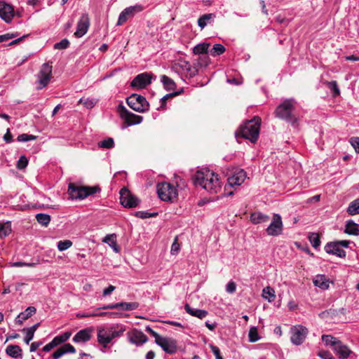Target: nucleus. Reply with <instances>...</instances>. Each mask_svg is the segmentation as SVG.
I'll use <instances>...</instances> for the list:
<instances>
[{
	"instance_id": "obj_31",
	"label": "nucleus",
	"mask_w": 359,
	"mask_h": 359,
	"mask_svg": "<svg viewBox=\"0 0 359 359\" xmlns=\"http://www.w3.org/2000/svg\"><path fill=\"white\" fill-rule=\"evenodd\" d=\"M104 243L108 244L116 252H119V247L116 243V234H108L107 235L103 241Z\"/></svg>"
},
{
	"instance_id": "obj_9",
	"label": "nucleus",
	"mask_w": 359,
	"mask_h": 359,
	"mask_svg": "<svg viewBox=\"0 0 359 359\" xmlns=\"http://www.w3.org/2000/svg\"><path fill=\"white\" fill-rule=\"evenodd\" d=\"M172 69L176 72L181 74L187 78H191L197 73V69L189 62L181 60L175 62Z\"/></svg>"
},
{
	"instance_id": "obj_54",
	"label": "nucleus",
	"mask_w": 359,
	"mask_h": 359,
	"mask_svg": "<svg viewBox=\"0 0 359 359\" xmlns=\"http://www.w3.org/2000/svg\"><path fill=\"white\" fill-rule=\"evenodd\" d=\"M63 352L65 353H74L76 352L75 348L70 344H65L62 346H61Z\"/></svg>"
},
{
	"instance_id": "obj_8",
	"label": "nucleus",
	"mask_w": 359,
	"mask_h": 359,
	"mask_svg": "<svg viewBox=\"0 0 359 359\" xmlns=\"http://www.w3.org/2000/svg\"><path fill=\"white\" fill-rule=\"evenodd\" d=\"M290 333L291 342L294 345L299 346L303 344L306 339L309 330L303 325H297L290 328Z\"/></svg>"
},
{
	"instance_id": "obj_45",
	"label": "nucleus",
	"mask_w": 359,
	"mask_h": 359,
	"mask_svg": "<svg viewBox=\"0 0 359 359\" xmlns=\"http://www.w3.org/2000/svg\"><path fill=\"white\" fill-rule=\"evenodd\" d=\"M98 146L101 148L111 149L114 147L113 138L108 137L98 143Z\"/></svg>"
},
{
	"instance_id": "obj_39",
	"label": "nucleus",
	"mask_w": 359,
	"mask_h": 359,
	"mask_svg": "<svg viewBox=\"0 0 359 359\" xmlns=\"http://www.w3.org/2000/svg\"><path fill=\"white\" fill-rule=\"evenodd\" d=\"M36 219L39 224L43 226H47L50 222V216L48 214L38 213L36 215Z\"/></svg>"
},
{
	"instance_id": "obj_43",
	"label": "nucleus",
	"mask_w": 359,
	"mask_h": 359,
	"mask_svg": "<svg viewBox=\"0 0 359 359\" xmlns=\"http://www.w3.org/2000/svg\"><path fill=\"white\" fill-rule=\"evenodd\" d=\"M326 85L327 88L332 91L333 95L334 97L338 96L340 94V90L338 87L337 83L336 81H327Z\"/></svg>"
},
{
	"instance_id": "obj_62",
	"label": "nucleus",
	"mask_w": 359,
	"mask_h": 359,
	"mask_svg": "<svg viewBox=\"0 0 359 359\" xmlns=\"http://www.w3.org/2000/svg\"><path fill=\"white\" fill-rule=\"evenodd\" d=\"M135 216L142 219H146L149 217V212L147 211H138L135 212Z\"/></svg>"
},
{
	"instance_id": "obj_63",
	"label": "nucleus",
	"mask_w": 359,
	"mask_h": 359,
	"mask_svg": "<svg viewBox=\"0 0 359 359\" xmlns=\"http://www.w3.org/2000/svg\"><path fill=\"white\" fill-rule=\"evenodd\" d=\"M65 354L62 347L59 348L56 351L53 353V358L54 359H58Z\"/></svg>"
},
{
	"instance_id": "obj_48",
	"label": "nucleus",
	"mask_w": 359,
	"mask_h": 359,
	"mask_svg": "<svg viewBox=\"0 0 359 359\" xmlns=\"http://www.w3.org/2000/svg\"><path fill=\"white\" fill-rule=\"evenodd\" d=\"M28 164V160L25 156H21L17 162V168L19 170H22L27 167Z\"/></svg>"
},
{
	"instance_id": "obj_40",
	"label": "nucleus",
	"mask_w": 359,
	"mask_h": 359,
	"mask_svg": "<svg viewBox=\"0 0 359 359\" xmlns=\"http://www.w3.org/2000/svg\"><path fill=\"white\" fill-rule=\"evenodd\" d=\"M225 47L220 44L217 43L213 46V48L210 50V55L213 57L220 55L225 52Z\"/></svg>"
},
{
	"instance_id": "obj_6",
	"label": "nucleus",
	"mask_w": 359,
	"mask_h": 359,
	"mask_svg": "<svg viewBox=\"0 0 359 359\" xmlns=\"http://www.w3.org/2000/svg\"><path fill=\"white\" fill-rule=\"evenodd\" d=\"M157 194L158 197L164 201H172L176 199L178 196L177 188L168 182L158 184Z\"/></svg>"
},
{
	"instance_id": "obj_32",
	"label": "nucleus",
	"mask_w": 359,
	"mask_h": 359,
	"mask_svg": "<svg viewBox=\"0 0 359 359\" xmlns=\"http://www.w3.org/2000/svg\"><path fill=\"white\" fill-rule=\"evenodd\" d=\"M215 18V15L213 13L204 14L198 18V25L201 29H203L208 24L210 23Z\"/></svg>"
},
{
	"instance_id": "obj_36",
	"label": "nucleus",
	"mask_w": 359,
	"mask_h": 359,
	"mask_svg": "<svg viewBox=\"0 0 359 359\" xmlns=\"http://www.w3.org/2000/svg\"><path fill=\"white\" fill-rule=\"evenodd\" d=\"M98 100L95 98H90V97H82L79 100V104H82L87 109L93 108L95 104L97 103Z\"/></svg>"
},
{
	"instance_id": "obj_1",
	"label": "nucleus",
	"mask_w": 359,
	"mask_h": 359,
	"mask_svg": "<svg viewBox=\"0 0 359 359\" xmlns=\"http://www.w3.org/2000/svg\"><path fill=\"white\" fill-rule=\"evenodd\" d=\"M194 184L210 194H217L222 189V182L217 174L208 169L198 170L194 175Z\"/></svg>"
},
{
	"instance_id": "obj_16",
	"label": "nucleus",
	"mask_w": 359,
	"mask_h": 359,
	"mask_svg": "<svg viewBox=\"0 0 359 359\" xmlns=\"http://www.w3.org/2000/svg\"><path fill=\"white\" fill-rule=\"evenodd\" d=\"M157 345L161 346L162 349L167 353L172 354L177 351V341L172 338L162 337L158 342Z\"/></svg>"
},
{
	"instance_id": "obj_42",
	"label": "nucleus",
	"mask_w": 359,
	"mask_h": 359,
	"mask_svg": "<svg viewBox=\"0 0 359 359\" xmlns=\"http://www.w3.org/2000/svg\"><path fill=\"white\" fill-rule=\"evenodd\" d=\"M347 212L350 215L359 214V203H358L355 200L353 201L347 208Z\"/></svg>"
},
{
	"instance_id": "obj_53",
	"label": "nucleus",
	"mask_w": 359,
	"mask_h": 359,
	"mask_svg": "<svg viewBox=\"0 0 359 359\" xmlns=\"http://www.w3.org/2000/svg\"><path fill=\"white\" fill-rule=\"evenodd\" d=\"M146 331L150 333L154 338H155V342L157 344L158 341L163 337L162 336L159 335L156 332L153 330L149 326L146 327Z\"/></svg>"
},
{
	"instance_id": "obj_41",
	"label": "nucleus",
	"mask_w": 359,
	"mask_h": 359,
	"mask_svg": "<svg viewBox=\"0 0 359 359\" xmlns=\"http://www.w3.org/2000/svg\"><path fill=\"white\" fill-rule=\"evenodd\" d=\"M248 338L250 342H256L259 340L260 337L258 333L257 328L256 327H250L248 333Z\"/></svg>"
},
{
	"instance_id": "obj_58",
	"label": "nucleus",
	"mask_w": 359,
	"mask_h": 359,
	"mask_svg": "<svg viewBox=\"0 0 359 359\" xmlns=\"http://www.w3.org/2000/svg\"><path fill=\"white\" fill-rule=\"evenodd\" d=\"M34 263H26L22 262H13L11 266L14 267H22V266H34Z\"/></svg>"
},
{
	"instance_id": "obj_20",
	"label": "nucleus",
	"mask_w": 359,
	"mask_h": 359,
	"mask_svg": "<svg viewBox=\"0 0 359 359\" xmlns=\"http://www.w3.org/2000/svg\"><path fill=\"white\" fill-rule=\"evenodd\" d=\"M0 17L6 22H9L14 17L13 7L5 1H0Z\"/></svg>"
},
{
	"instance_id": "obj_56",
	"label": "nucleus",
	"mask_w": 359,
	"mask_h": 359,
	"mask_svg": "<svg viewBox=\"0 0 359 359\" xmlns=\"http://www.w3.org/2000/svg\"><path fill=\"white\" fill-rule=\"evenodd\" d=\"M16 36H18V34L15 33H7L5 34L0 35V43L6 41Z\"/></svg>"
},
{
	"instance_id": "obj_24",
	"label": "nucleus",
	"mask_w": 359,
	"mask_h": 359,
	"mask_svg": "<svg viewBox=\"0 0 359 359\" xmlns=\"http://www.w3.org/2000/svg\"><path fill=\"white\" fill-rule=\"evenodd\" d=\"M313 283L316 287L325 290L329 288L331 282L325 275L319 274L314 278Z\"/></svg>"
},
{
	"instance_id": "obj_47",
	"label": "nucleus",
	"mask_w": 359,
	"mask_h": 359,
	"mask_svg": "<svg viewBox=\"0 0 359 359\" xmlns=\"http://www.w3.org/2000/svg\"><path fill=\"white\" fill-rule=\"evenodd\" d=\"M36 137L33 135H28V134H21L18 136V142H27L30 140H36Z\"/></svg>"
},
{
	"instance_id": "obj_37",
	"label": "nucleus",
	"mask_w": 359,
	"mask_h": 359,
	"mask_svg": "<svg viewBox=\"0 0 359 359\" xmlns=\"http://www.w3.org/2000/svg\"><path fill=\"white\" fill-rule=\"evenodd\" d=\"M210 43H202L195 46L193 48V53L195 55H201L203 53H206L209 48Z\"/></svg>"
},
{
	"instance_id": "obj_23",
	"label": "nucleus",
	"mask_w": 359,
	"mask_h": 359,
	"mask_svg": "<svg viewBox=\"0 0 359 359\" xmlns=\"http://www.w3.org/2000/svg\"><path fill=\"white\" fill-rule=\"evenodd\" d=\"M325 250L328 254L335 255L341 258L346 257V252L336 242L327 243L325 246Z\"/></svg>"
},
{
	"instance_id": "obj_51",
	"label": "nucleus",
	"mask_w": 359,
	"mask_h": 359,
	"mask_svg": "<svg viewBox=\"0 0 359 359\" xmlns=\"http://www.w3.org/2000/svg\"><path fill=\"white\" fill-rule=\"evenodd\" d=\"M349 142L351 146L354 148L355 152L359 153V137H352L349 140Z\"/></svg>"
},
{
	"instance_id": "obj_33",
	"label": "nucleus",
	"mask_w": 359,
	"mask_h": 359,
	"mask_svg": "<svg viewBox=\"0 0 359 359\" xmlns=\"http://www.w3.org/2000/svg\"><path fill=\"white\" fill-rule=\"evenodd\" d=\"M161 81L162 82L163 87L168 90H173L176 88V84L175 81L165 75L161 76Z\"/></svg>"
},
{
	"instance_id": "obj_59",
	"label": "nucleus",
	"mask_w": 359,
	"mask_h": 359,
	"mask_svg": "<svg viewBox=\"0 0 359 359\" xmlns=\"http://www.w3.org/2000/svg\"><path fill=\"white\" fill-rule=\"evenodd\" d=\"M210 348H211V351L213 353V354L215 355L216 359H223V358L222 357V355L220 354L219 348L218 347L212 345V346H210Z\"/></svg>"
},
{
	"instance_id": "obj_11",
	"label": "nucleus",
	"mask_w": 359,
	"mask_h": 359,
	"mask_svg": "<svg viewBox=\"0 0 359 359\" xmlns=\"http://www.w3.org/2000/svg\"><path fill=\"white\" fill-rule=\"evenodd\" d=\"M120 201L122 205L128 208H135L140 203V200L126 187L120 191Z\"/></svg>"
},
{
	"instance_id": "obj_60",
	"label": "nucleus",
	"mask_w": 359,
	"mask_h": 359,
	"mask_svg": "<svg viewBox=\"0 0 359 359\" xmlns=\"http://www.w3.org/2000/svg\"><path fill=\"white\" fill-rule=\"evenodd\" d=\"M116 287L114 286V285H109L108 287L105 288L104 290H103V292H102V294L104 297H107V296H109L110 295L114 290H115Z\"/></svg>"
},
{
	"instance_id": "obj_61",
	"label": "nucleus",
	"mask_w": 359,
	"mask_h": 359,
	"mask_svg": "<svg viewBox=\"0 0 359 359\" xmlns=\"http://www.w3.org/2000/svg\"><path fill=\"white\" fill-rule=\"evenodd\" d=\"M178 93H169V94H167L165 95V96H163L161 99V107H163L165 103H166V101L168 100V98L171 97H173V96H175L177 95Z\"/></svg>"
},
{
	"instance_id": "obj_2",
	"label": "nucleus",
	"mask_w": 359,
	"mask_h": 359,
	"mask_svg": "<svg viewBox=\"0 0 359 359\" xmlns=\"http://www.w3.org/2000/svg\"><path fill=\"white\" fill-rule=\"evenodd\" d=\"M126 330V326L122 324L111 325L108 327H97V342L102 345V347L107 348L114 339L123 336Z\"/></svg>"
},
{
	"instance_id": "obj_38",
	"label": "nucleus",
	"mask_w": 359,
	"mask_h": 359,
	"mask_svg": "<svg viewBox=\"0 0 359 359\" xmlns=\"http://www.w3.org/2000/svg\"><path fill=\"white\" fill-rule=\"evenodd\" d=\"M11 232V222H7L4 223L0 222V237H6Z\"/></svg>"
},
{
	"instance_id": "obj_44",
	"label": "nucleus",
	"mask_w": 359,
	"mask_h": 359,
	"mask_svg": "<svg viewBox=\"0 0 359 359\" xmlns=\"http://www.w3.org/2000/svg\"><path fill=\"white\" fill-rule=\"evenodd\" d=\"M73 243L70 240L60 241L57 244L59 251H65L72 247Z\"/></svg>"
},
{
	"instance_id": "obj_26",
	"label": "nucleus",
	"mask_w": 359,
	"mask_h": 359,
	"mask_svg": "<svg viewBox=\"0 0 359 359\" xmlns=\"http://www.w3.org/2000/svg\"><path fill=\"white\" fill-rule=\"evenodd\" d=\"M36 311L34 306H29L25 311L21 312L15 318V323L22 325L25 320L32 316Z\"/></svg>"
},
{
	"instance_id": "obj_13",
	"label": "nucleus",
	"mask_w": 359,
	"mask_h": 359,
	"mask_svg": "<svg viewBox=\"0 0 359 359\" xmlns=\"http://www.w3.org/2000/svg\"><path fill=\"white\" fill-rule=\"evenodd\" d=\"M283 224L281 216L279 214H274L272 221L266 229L269 236H277L283 233Z\"/></svg>"
},
{
	"instance_id": "obj_50",
	"label": "nucleus",
	"mask_w": 359,
	"mask_h": 359,
	"mask_svg": "<svg viewBox=\"0 0 359 359\" xmlns=\"http://www.w3.org/2000/svg\"><path fill=\"white\" fill-rule=\"evenodd\" d=\"M69 41L67 39H64L59 43H56L54 45V48L60 49V50L65 49L69 46Z\"/></svg>"
},
{
	"instance_id": "obj_3",
	"label": "nucleus",
	"mask_w": 359,
	"mask_h": 359,
	"mask_svg": "<svg viewBox=\"0 0 359 359\" xmlns=\"http://www.w3.org/2000/svg\"><path fill=\"white\" fill-rule=\"evenodd\" d=\"M261 124V119L259 117H255L253 119L246 121L243 126L240 128L239 133L241 135L251 142H257Z\"/></svg>"
},
{
	"instance_id": "obj_10",
	"label": "nucleus",
	"mask_w": 359,
	"mask_h": 359,
	"mask_svg": "<svg viewBox=\"0 0 359 359\" xmlns=\"http://www.w3.org/2000/svg\"><path fill=\"white\" fill-rule=\"evenodd\" d=\"M52 69L53 67L49 63H44L42 65L37 75V83L39 85L36 87L37 89H42L48 84L50 79L52 78Z\"/></svg>"
},
{
	"instance_id": "obj_12",
	"label": "nucleus",
	"mask_w": 359,
	"mask_h": 359,
	"mask_svg": "<svg viewBox=\"0 0 359 359\" xmlns=\"http://www.w3.org/2000/svg\"><path fill=\"white\" fill-rule=\"evenodd\" d=\"M118 112L121 118L125 121L128 126L139 124L143 120L142 116L136 115L129 111L124 106L121 104L118 105Z\"/></svg>"
},
{
	"instance_id": "obj_18",
	"label": "nucleus",
	"mask_w": 359,
	"mask_h": 359,
	"mask_svg": "<svg viewBox=\"0 0 359 359\" xmlns=\"http://www.w3.org/2000/svg\"><path fill=\"white\" fill-rule=\"evenodd\" d=\"M151 82V76L149 73H142L135 76L131 82V86L137 88H144Z\"/></svg>"
},
{
	"instance_id": "obj_30",
	"label": "nucleus",
	"mask_w": 359,
	"mask_h": 359,
	"mask_svg": "<svg viewBox=\"0 0 359 359\" xmlns=\"http://www.w3.org/2000/svg\"><path fill=\"white\" fill-rule=\"evenodd\" d=\"M344 232L349 235H359V229L358 224L353 220L346 221Z\"/></svg>"
},
{
	"instance_id": "obj_5",
	"label": "nucleus",
	"mask_w": 359,
	"mask_h": 359,
	"mask_svg": "<svg viewBox=\"0 0 359 359\" xmlns=\"http://www.w3.org/2000/svg\"><path fill=\"white\" fill-rule=\"evenodd\" d=\"M100 190V189L97 187H78L70 183L68 187V194L72 199H83Z\"/></svg>"
},
{
	"instance_id": "obj_57",
	"label": "nucleus",
	"mask_w": 359,
	"mask_h": 359,
	"mask_svg": "<svg viewBox=\"0 0 359 359\" xmlns=\"http://www.w3.org/2000/svg\"><path fill=\"white\" fill-rule=\"evenodd\" d=\"M318 355L320 356L322 359H335L332 355L327 351H322L318 353Z\"/></svg>"
},
{
	"instance_id": "obj_35",
	"label": "nucleus",
	"mask_w": 359,
	"mask_h": 359,
	"mask_svg": "<svg viewBox=\"0 0 359 359\" xmlns=\"http://www.w3.org/2000/svg\"><path fill=\"white\" fill-rule=\"evenodd\" d=\"M262 296L264 299H267L269 302H271L276 298L275 291L272 287H271L269 286L266 287L262 290Z\"/></svg>"
},
{
	"instance_id": "obj_64",
	"label": "nucleus",
	"mask_w": 359,
	"mask_h": 359,
	"mask_svg": "<svg viewBox=\"0 0 359 359\" xmlns=\"http://www.w3.org/2000/svg\"><path fill=\"white\" fill-rule=\"evenodd\" d=\"M70 336H71V333L67 332L63 333L61 335H59L58 337L60 338V341L62 343H63V342H65L66 341H67L69 339Z\"/></svg>"
},
{
	"instance_id": "obj_22",
	"label": "nucleus",
	"mask_w": 359,
	"mask_h": 359,
	"mask_svg": "<svg viewBox=\"0 0 359 359\" xmlns=\"http://www.w3.org/2000/svg\"><path fill=\"white\" fill-rule=\"evenodd\" d=\"M337 354L342 359H355V354L351 351L347 346L343 344L341 342L338 344V346L334 350Z\"/></svg>"
},
{
	"instance_id": "obj_21",
	"label": "nucleus",
	"mask_w": 359,
	"mask_h": 359,
	"mask_svg": "<svg viewBox=\"0 0 359 359\" xmlns=\"http://www.w3.org/2000/svg\"><path fill=\"white\" fill-rule=\"evenodd\" d=\"M139 307L137 302H119L114 303L103 306L102 309H120L123 311H133L135 310Z\"/></svg>"
},
{
	"instance_id": "obj_17",
	"label": "nucleus",
	"mask_w": 359,
	"mask_h": 359,
	"mask_svg": "<svg viewBox=\"0 0 359 359\" xmlns=\"http://www.w3.org/2000/svg\"><path fill=\"white\" fill-rule=\"evenodd\" d=\"M93 327H87L79 331L73 337L72 341L76 344H86L92 337Z\"/></svg>"
},
{
	"instance_id": "obj_14",
	"label": "nucleus",
	"mask_w": 359,
	"mask_h": 359,
	"mask_svg": "<svg viewBox=\"0 0 359 359\" xmlns=\"http://www.w3.org/2000/svg\"><path fill=\"white\" fill-rule=\"evenodd\" d=\"M144 6L141 4H136L133 6L126 8L119 15L117 25H121L126 22L129 18L135 16V14L142 12Z\"/></svg>"
},
{
	"instance_id": "obj_4",
	"label": "nucleus",
	"mask_w": 359,
	"mask_h": 359,
	"mask_svg": "<svg viewBox=\"0 0 359 359\" xmlns=\"http://www.w3.org/2000/svg\"><path fill=\"white\" fill-rule=\"evenodd\" d=\"M294 109V100L293 99L285 100L277 107L275 111L276 116L295 125L297 119L292 114Z\"/></svg>"
},
{
	"instance_id": "obj_27",
	"label": "nucleus",
	"mask_w": 359,
	"mask_h": 359,
	"mask_svg": "<svg viewBox=\"0 0 359 359\" xmlns=\"http://www.w3.org/2000/svg\"><path fill=\"white\" fill-rule=\"evenodd\" d=\"M6 353L8 355L13 358L21 359L22 358V350L18 345H8L6 348Z\"/></svg>"
},
{
	"instance_id": "obj_28",
	"label": "nucleus",
	"mask_w": 359,
	"mask_h": 359,
	"mask_svg": "<svg viewBox=\"0 0 359 359\" xmlns=\"http://www.w3.org/2000/svg\"><path fill=\"white\" fill-rule=\"evenodd\" d=\"M269 220V216L260 212H255L250 215V221L254 224L266 223Z\"/></svg>"
},
{
	"instance_id": "obj_25",
	"label": "nucleus",
	"mask_w": 359,
	"mask_h": 359,
	"mask_svg": "<svg viewBox=\"0 0 359 359\" xmlns=\"http://www.w3.org/2000/svg\"><path fill=\"white\" fill-rule=\"evenodd\" d=\"M246 173L243 170H241L228 179L231 186H239L245 181Z\"/></svg>"
},
{
	"instance_id": "obj_29",
	"label": "nucleus",
	"mask_w": 359,
	"mask_h": 359,
	"mask_svg": "<svg viewBox=\"0 0 359 359\" xmlns=\"http://www.w3.org/2000/svg\"><path fill=\"white\" fill-rule=\"evenodd\" d=\"M184 309L191 316L197 317L200 319H203V318H205L208 314L207 311L191 308L187 304L185 305Z\"/></svg>"
},
{
	"instance_id": "obj_49",
	"label": "nucleus",
	"mask_w": 359,
	"mask_h": 359,
	"mask_svg": "<svg viewBox=\"0 0 359 359\" xmlns=\"http://www.w3.org/2000/svg\"><path fill=\"white\" fill-rule=\"evenodd\" d=\"M22 331L24 333H25L24 341L25 342V344H29L30 341H32L33 339L34 333L32 332L27 328H24Z\"/></svg>"
},
{
	"instance_id": "obj_7",
	"label": "nucleus",
	"mask_w": 359,
	"mask_h": 359,
	"mask_svg": "<svg viewBox=\"0 0 359 359\" xmlns=\"http://www.w3.org/2000/svg\"><path fill=\"white\" fill-rule=\"evenodd\" d=\"M127 104L137 112H144L149 109V103L146 98L137 94H133L127 99Z\"/></svg>"
},
{
	"instance_id": "obj_46",
	"label": "nucleus",
	"mask_w": 359,
	"mask_h": 359,
	"mask_svg": "<svg viewBox=\"0 0 359 359\" xmlns=\"http://www.w3.org/2000/svg\"><path fill=\"white\" fill-rule=\"evenodd\" d=\"M309 241L311 243L312 246L314 248L316 249L317 248H318L320 246V238H319V236L318 233H311L309 236Z\"/></svg>"
},
{
	"instance_id": "obj_15",
	"label": "nucleus",
	"mask_w": 359,
	"mask_h": 359,
	"mask_svg": "<svg viewBox=\"0 0 359 359\" xmlns=\"http://www.w3.org/2000/svg\"><path fill=\"white\" fill-rule=\"evenodd\" d=\"M127 337L129 342L136 346H141L148 341L147 337L143 332L137 329L128 332Z\"/></svg>"
},
{
	"instance_id": "obj_55",
	"label": "nucleus",
	"mask_w": 359,
	"mask_h": 359,
	"mask_svg": "<svg viewBox=\"0 0 359 359\" xmlns=\"http://www.w3.org/2000/svg\"><path fill=\"white\" fill-rule=\"evenodd\" d=\"M236 285L233 281H229L226 285V291L229 294H232L236 292Z\"/></svg>"
},
{
	"instance_id": "obj_34",
	"label": "nucleus",
	"mask_w": 359,
	"mask_h": 359,
	"mask_svg": "<svg viewBox=\"0 0 359 359\" xmlns=\"http://www.w3.org/2000/svg\"><path fill=\"white\" fill-rule=\"evenodd\" d=\"M321 338L322 341L325 343L326 346H332L334 350V348L338 346V344L341 342L337 338L331 335L323 334Z\"/></svg>"
},
{
	"instance_id": "obj_19",
	"label": "nucleus",
	"mask_w": 359,
	"mask_h": 359,
	"mask_svg": "<svg viewBox=\"0 0 359 359\" xmlns=\"http://www.w3.org/2000/svg\"><path fill=\"white\" fill-rule=\"evenodd\" d=\"M89 26L90 20L88 15V14L84 13L81 16L80 20L77 23L76 31L74 33V35L78 38L83 36L87 32Z\"/></svg>"
},
{
	"instance_id": "obj_52",
	"label": "nucleus",
	"mask_w": 359,
	"mask_h": 359,
	"mask_svg": "<svg viewBox=\"0 0 359 359\" xmlns=\"http://www.w3.org/2000/svg\"><path fill=\"white\" fill-rule=\"evenodd\" d=\"M180 250V245L177 242V238H175V241H173V243L172 244L170 252L172 255H177L179 252Z\"/></svg>"
}]
</instances>
